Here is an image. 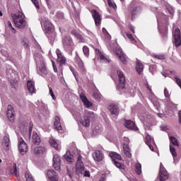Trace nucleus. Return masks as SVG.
<instances>
[{
  "mask_svg": "<svg viewBox=\"0 0 181 181\" xmlns=\"http://www.w3.org/2000/svg\"><path fill=\"white\" fill-rule=\"evenodd\" d=\"M63 47L66 52H73L74 50V42L70 36H66L62 40Z\"/></svg>",
  "mask_w": 181,
  "mask_h": 181,
  "instance_id": "obj_6",
  "label": "nucleus"
},
{
  "mask_svg": "<svg viewBox=\"0 0 181 181\" xmlns=\"http://www.w3.org/2000/svg\"><path fill=\"white\" fill-rule=\"evenodd\" d=\"M158 177L160 179V181H165L169 179V174L168 173V171L166 170V169L165 168L162 163H160V171H159Z\"/></svg>",
  "mask_w": 181,
  "mask_h": 181,
  "instance_id": "obj_9",
  "label": "nucleus"
},
{
  "mask_svg": "<svg viewBox=\"0 0 181 181\" xmlns=\"http://www.w3.org/2000/svg\"><path fill=\"white\" fill-rule=\"evenodd\" d=\"M92 156L96 162H101L103 159H104V155L100 151H96L93 153Z\"/></svg>",
  "mask_w": 181,
  "mask_h": 181,
  "instance_id": "obj_18",
  "label": "nucleus"
},
{
  "mask_svg": "<svg viewBox=\"0 0 181 181\" xmlns=\"http://www.w3.org/2000/svg\"><path fill=\"white\" fill-rule=\"evenodd\" d=\"M9 145H10V139H9V135H6L3 139V147L6 151H8L9 149Z\"/></svg>",
  "mask_w": 181,
  "mask_h": 181,
  "instance_id": "obj_28",
  "label": "nucleus"
},
{
  "mask_svg": "<svg viewBox=\"0 0 181 181\" xmlns=\"http://www.w3.org/2000/svg\"><path fill=\"white\" fill-rule=\"evenodd\" d=\"M160 18H166V16L162 13H160V14H158L157 15L158 22H159V19H160Z\"/></svg>",
  "mask_w": 181,
  "mask_h": 181,
  "instance_id": "obj_52",
  "label": "nucleus"
},
{
  "mask_svg": "<svg viewBox=\"0 0 181 181\" xmlns=\"http://www.w3.org/2000/svg\"><path fill=\"white\" fill-rule=\"evenodd\" d=\"M72 115L76 121H80V119H81V111L80 110H73Z\"/></svg>",
  "mask_w": 181,
  "mask_h": 181,
  "instance_id": "obj_33",
  "label": "nucleus"
},
{
  "mask_svg": "<svg viewBox=\"0 0 181 181\" xmlns=\"http://www.w3.org/2000/svg\"><path fill=\"white\" fill-rule=\"evenodd\" d=\"M25 178L27 181H35V180H33V177H32V175L28 172L25 173Z\"/></svg>",
  "mask_w": 181,
  "mask_h": 181,
  "instance_id": "obj_42",
  "label": "nucleus"
},
{
  "mask_svg": "<svg viewBox=\"0 0 181 181\" xmlns=\"http://www.w3.org/2000/svg\"><path fill=\"white\" fill-rule=\"evenodd\" d=\"M116 54L117 56H118L119 60H121V62H122L124 64L127 63V55L124 54V52H122V49L118 48L117 49H116Z\"/></svg>",
  "mask_w": 181,
  "mask_h": 181,
  "instance_id": "obj_17",
  "label": "nucleus"
},
{
  "mask_svg": "<svg viewBox=\"0 0 181 181\" xmlns=\"http://www.w3.org/2000/svg\"><path fill=\"white\" fill-rule=\"evenodd\" d=\"M49 144L52 148H54L57 151H59V143L56 139L51 138L49 139Z\"/></svg>",
  "mask_w": 181,
  "mask_h": 181,
  "instance_id": "obj_34",
  "label": "nucleus"
},
{
  "mask_svg": "<svg viewBox=\"0 0 181 181\" xmlns=\"http://www.w3.org/2000/svg\"><path fill=\"white\" fill-rule=\"evenodd\" d=\"M135 172L137 175L142 173V165L141 163H137L135 164Z\"/></svg>",
  "mask_w": 181,
  "mask_h": 181,
  "instance_id": "obj_37",
  "label": "nucleus"
},
{
  "mask_svg": "<svg viewBox=\"0 0 181 181\" xmlns=\"http://www.w3.org/2000/svg\"><path fill=\"white\" fill-rule=\"evenodd\" d=\"M124 142H126V143H124V144H127L128 145V144H129V139H128V138H124Z\"/></svg>",
  "mask_w": 181,
  "mask_h": 181,
  "instance_id": "obj_62",
  "label": "nucleus"
},
{
  "mask_svg": "<svg viewBox=\"0 0 181 181\" xmlns=\"http://www.w3.org/2000/svg\"><path fill=\"white\" fill-rule=\"evenodd\" d=\"M173 37H174V43L176 46V47H178V46H180L181 45V35H180V30L179 28H176L173 32Z\"/></svg>",
  "mask_w": 181,
  "mask_h": 181,
  "instance_id": "obj_11",
  "label": "nucleus"
},
{
  "mask_svg": "<svg viewBox=\"0 0 181 181\" xmlns=\"http://www.w3.org/2000/svg\"><path fill=\"white\" fill-rule=\"evenodd\" d=\"M46 176L48 177V180L59 181V175L53 169L48 170Z\"/></svg>",
  "mask_w": 181,
  "mask_h": 181,
  "instance_id": "obj_14",
  "label": "nucleus"
},
{
  "mask_svg": "<svg viewBox=\"0 0 181 181\" xmlns=\"http://www.w3.org/2000/svg\"><path fill=\"white\" fill-rule=\"evenodd\" d=\"M33 142L35 145H40L41 142L40 136L36 132H33Z\"/></svg>",
  "mask_w": 181,
  "mask_h": 181,
  "instance_id": "obj_26",
  "label": "nucleus"
},
{
  "mask_svg": "<svg viewBox=\"0 0 181 181\" xmlns=\"http://www.w3.org/2000/svg\"><path fill=\"white\" fill-rule=\"evenodd\" d=\"M46 152V148L44 146H37L34 148V153L36 155H42Z\"/></svg>",
  "mask_w": 181,
  "mask_h": 181,
  "instance_id": "obj_31",
  "label": "nucleus"
},
{
  "mask_svg": "<svg viewBox=\"0 0 181 181\" xmlns=\"http://www.w3.org/2000/svg\"><path fill=\"white\" fill-rule=\"evenodd\" d=\"M136 70L139 74H142L144 71V65L139 61L136 62Z\"/></svg>",
  "mask_w": 181,
  "mask_h": 181,
  "instance_id": "obj_35",
  "label": "nucleus"
},
{
  "mask_svg": "<svg viewBox=\"0 0 181 181\" xmlns=\"http://www.w3.org/2000/svg\"><path fill=\"white\" fill-rule=\"evenodd\" d=\"M76 63L78 64L80 71L82 73H85L86 69H84V62H83V60H81V58L78 56V54L76 53V56L75 57Z\"/></svg>",
  "mask_w": 181,
  "mask_h": 181,
  "instance_id": "obj_15",
  "label": "nucleus"
},
{
  "mask_svg": "<svg viewBox=\"0 0 181 181\" xmlns=\"http://www.w3.org/2000/svg\"><path fill=\"white\" fill-rule=\"evenodd\" d=\"M164 95H165V97L166 98H169L170 94H169V91L168 90L167 88H165V89H164Z\"/></svg>",
  "mask_w": 181,
  "mask_h": 181,
  "instance_id": "obj_53",
  "label": "nucleus"
},
{
  "mask_svg": "<svg viewBox=\"0 0 181 181\" xmlns=\"http://www.w3.org/2000/svg\"><path fill=\"white\" fill-rule=\"evenodd\" d=\"M124 153L127 158H131L132 155L131 154V148L127 144H123Z\"/></svg>",
  "mask_w": 181,
  "mask_h": 181,
  "instance_id": "obj_29",
  "label": "nucleus"
},
{
  "mask_svg": "<svg viewBox=\"0 0 181 181\" xmlns=\"http://www.w3.org/2000/svg\"><path fill=\"white\" fill-rule=\"evenodd\" d=\"M170 141L172 144L170 145V151L171 155H173V156L175 158V156H177V154L176 153V148H175V146H177V148H178L179 143H177V140L176 139V138L173 136H170Z\"/></svg>",
  "mask_w": 181,
  "mask_h": 181,
  "instance_id": "obj_8",
  "label": "nucleus"
},
{
  "mask_svg": "<svg viewBox=\"0 0 181 181\" xmlns=\"http://www.w3.org/2000/svg\"><path fill=\"white\" fill-rule=\"evenodd\" d=\"M117 74L119 77L118 91L125 93L126 94H131V89L125 88V76H124V73L121 71H117Z\"/></svg>",
  "mask_w": 181,
  "mask_h": 181,
  "instance_id": "obj_3",
  "label": "nucleus"
},
{
  "mask_svg": "<svg viewBox=\"0 0 181 181\" xmlns=\"http://www.w3.org/2000/svg\"><path fill=\"white\" fill-rule=\"evenodd\" d=\"M11 16L14 24L18 29H23L28 26V23L26 20H25V14H23L22 11H18L16 14H11Z\"/></svg>",
  "mask_w": 181,
  "mask_h": 181,
  "instance_id": "obj_2",
  "label": "nucleus"
},
{
  "mask_svg": "<svg viewBox=\"0 0 181 181\" xmlns=\"http://www.w3.org/2000/svg\"><path fill=\"white\" fill-rule=\"evenodd\" d=\"M14 112H15V110H13V107H12V105H8L7 107L6 114H7V117L10 121H13L15 118Z\"/></svg>",
  "mask_w": 181,
  "mask_h": 181,
  "instance_id": "obj_16",
  "label": "nucleus"
},
{
  "mask_svg": "<svg viewBox=\"0 0 181 181\" xmlns=\"http://www.w3.org/2000/svg\"><path fill=\"white\" fill-rule=\"evenodd\" d=\"M109 156L110 158H111L112 160V163H114V160H115V159L117 160H122V158L121 157V155L118 154L116 152H110L109 153Z\"/></svg>",
  "mask_w": 181,
  "mask_h": 181,
  "instance_id": "obj_27",
  "label": "nucleus"
},
{
  "mask_svg": "<svg viewBox=\"0 0 181 181\" xmlns=\"http://www.w3.org/2000/svg\"><path fill=\"white\" fill-rule=\"evenodd\" d=\"M7 25H8V28H11L13 33H16V30H15V28L13 27H12V23H11V21H8Z\"/></svg>",
  "mask_w": 181,
  "mask_h": 181,
  "instance_id": "obj_46",
  "label": "nucleus"
},
{
  "mask_svg": "<svg viewBox=\"0 0 181 181\" xmlns=\"http://www.w3.org/2000/svg\"><path fill=\"white\" fill-rule=\"evenodd\" d=\"M82 175H83L84 177H90V171L85 170Z\"/></svg>",
  "mask_w": 181,
  "mask_h": 181,
  "instance_id": "obj_51",
  "label": "nucleus"
},
{
  "mask_svg": "<svg viewBox=\"0 0 181 181\" xmlns=\"http://www.w3.org/2000/svg\"><path fill=\"white\" fill-rule=\"evenodd\" d=\"M71 71L73 73L74 76L76 77V71H74V69L73 67H70Z\"/></svg>",
  "mask_w": 181,
  "mask_h": 181,
  "instance_id": "obj_61",
  "label": "nucleus"
},
{
  "mask_svg": "<svg viewBox=\"0 0 181 181\" xmlns=\"http://www.w3.org/2000/svg\"><path fill=\"white\" fill-rule=\"evenodd\" d=\"M102 32H103V35H104V36H105L106 39H111V36L108 33V31H107V29L103 28L102 29Z\"/></svg>",
  "mask_w": 181,
  "mask_h": 181,
  "instance_id": "obj_41",
  "label": "nucleus"
},
{
  "mask_svg": "<svg viewBox=\"0 0 181 181\" xmlns=\"http://www.w3.org/2000/svg\"><path fill=\"white\" fill-rule=\"evenodd\" d=\"M77 163H76V173L78 175H83L84 172V163H83V157L80 154V152H77Z\"/></svg>",
  "mask_w": 181,
  "mask_h": 181,
  "instance_id": "obj_7",
  "label": "nucleus"
},
{
  "mask_svg": "<svg viewBox=\"0 0 181 181\" xmlns=\"http://www.w3.org/2000/svg\"><path fill=\"white\" fill-rule=\"evenodd\" d=\"M153 104L154 106H156V109L158 110L159 109V107H160V104H159V102H158V100H153Z\"/></svg>",
  "mask_w": 181,
  "mask_h": 181,
  "instance_id": "obj_47",
  "label": "nucleus"
},
{
  "mask_svg": "<svg viewBox=\"0 0 181 181\" xmlns=\"http://www.w3.org/2000/svg\"><path fill=\"white\" fill-rule=\"evenodd\" d=\"M33 4L35 5V6L36 7L37 9H39L40 8V6H39V2L37 1V0H31Z\"/></svg>",
  "mask_w": 181,
  "mask_h": 181,
  "instance_id": "obj_49",
  "label": "nucleus"
},
{
  "mask_svg": "<svg viewBox=\"0 0 181 181\" xmlns=\"http://www.w3.org/2000/svg\"><path fill=\"white\" fill-rule=\"evenodd\" d=\"M127 36L129 39H130V40H132V42L135 40V39H134V37L132 36V34L127 33Z\"/></svg>",
  "mask_w": 181,
  "mask_h": 181,
  "instance_id": "obj_55",
  "label": "nucleus"
},
{
  "mask_svg": "<svg viewBox=\"0 0 181 181\" xmlns=\"http://www.w3.org/2000/svg\"><path fill=\"white\" fill-rule=\"evenodd\" d=\"M166 8H167V10L168 11L169 13H170V15H173V12H175V11L173 10V8L171 7L170 5H167Z\"/></svg>",
  "mask_w": 181,
  "mask_h": 181,
  "instance_id": "obj_45",
  "label": "nucleus"
},
{
  "mask_svg": "<svg viewBox=\"0 0 181 181\" xmlns=\"http://www.w3.org/2000/svg\"><path fill=\"white\" fill-rule=\"evenodd\" d=\"M92 16L95 21V23L96 25H100V23H101V16H100L98 12H97V11L92 10Z\"/></svg>",
  "mask_w": 181,
  "mask_h": 181,
  "instance_id": "obj_20",
  "label": "nucleus"
},
{
  "mask_svg": "<svg viewBox=\"0 0 181 181\" xmlns=\"http://www.w3.org/2000/svg\"><path fill=\"white\" fill-rule=\"evenodd\" d=\"M107 1L110 8H112L113 9H115V8H117V5H115L114 2L111 1V0H107Z\"/></svg>",
  "mask_w": 181,
  "mask_h": 181,
  "instance_id": "obj_44",
  "label": "nucleus"
},
{
  "mask_svg": "<svg viewBox=\"0 0 181 181\" xmlns=\"http://www.w3.org/2000/svg\"><path fill=\"white\" fill-rule=\"evenodd\" d=\"M18 149L21 155H25L28 152V144L22 137L18 139Z\"/></svg>",
  "mask_w": 181,
  "mask_h": 181,
  "instance_id": "obj_10",
  "label": "nucleus"
},
{
  "mask_svg": "<svg viewBox=\"0 0 181 181\" xmlns=\"http://www.w3.org/2000/svg\"><path fill=\"white\" fill-rule=\"evenodd\" d=\"M56 54L57 56V62L59 66L58 67V70L59 71V78H63V66L66 64V57L63 55V54L62 53V51H60V49H57Z\"/></svg>",
  "mask_w": 181,
  "mask_h": 181,
  "instance_id": "obj_4",
  "label": "nucleus"
},
{
  "mask_svg": "<svg viewBox=\"0 0 181 181\" xmlns=\"http://www.w3.org/2000/svg\"><path fill=\"white\" fill-rule=\"evenodd\" d=\"M54 128L57 131H62V123H60V117L59 116L55 117L54 122Z\"/></svg>",
  "mask_w": 181,
  "mask_h": 181,
  "instance_id": "obj_24",
  "label": "nucleus"
},
{
  "mask_svg": "<svg viewBox=\"0 0 181 181\" xmlns=\"http://www.w3.org/2000/svg\"><path fill=\"white\" fill-rule=\"evenodd\" d=\"M124 127L128 129L133 131H138V127L135 125V123L131 120H127L124 122Z\"/></svg>",
  "mask_w": 181,
  "mask_h": 181,
  "instance_id": "obj_22",
  "label": "nucleus"
},
{
  "mask_svg": "<svg viewBox=\"0 0 181 181\" xmlns=\"http://www.w3.org/2000/svg\"><path fill=\"white\" fill-rule=\"evenodd\" d=\"M145 139L146 145H148L151 151H153V146H152L155 145V141L153 140V139H152V137H151L149 134H147Z\"/></svg>",
  "mask_w": 181,
  "mask_h": 181,
  "instance_id": "obj_21",
  "label": "nucleus"
},
{
  "mask_svg": "<svg viewBox=\"0 0 181 181\" xmlns=\"http://www.w3.org/2000/svg\"><path fill=\"white\" fill-rule=\"evenodd\" d=\"M153 57H154L155 59H158V60H165V55L164 54H153Z\"/></svg>",
  "mask_w": 181,
  "mask_h": 181,
  "instance_id": "obj_40",
  "label": "nucleus"
},
{
  "mask_svg": "<svg viewBox=\"0 0 181 181\" xmlns=\"http://www.w3.org/2000/svg\"><path fill=\"white\" fill-rule=\"evenodd\" d=\"M80 98L87 108H90V107L93 106V103H91V102L87 99V97H86L84 94L81 93L80 95Z\"/></svg>",
  "mask_w": 181,
  "mask_h": 181,
  "instance_id": "obj_23",
  "label": "nucleus"
},
{
  "mask_svg": "<svg viewBox=\"0 0 181 181\" xmlns=\"http://www.w3.org/2000/svg\"><path fill=\"white\" fill-rule=\"evenodd\" d=\"M93 134L95 135H97V134H100V129L98 127H95L94 129H93Z\"/></svg>",
  "mask_w": 181,
  "mask_h": 181,
  "instance_id": "obj_54",
  "label": "nucleus"
},
{
  "mask_svg": "<svg viewBox=\"0 0 181 181\" xmlns=\"http://www.w3.org/2000/svg\"><path fill=\"white\" fill-rule=\"evenodd\" d=\"M109 110L111 114L114 115H118V112H119V108L115 105H110Z\"/></svg>",
  "mask_w": 181,
  "mask_h": 181,
  "instance_id": "obj_32",
  "label": "nucleus"
},
{
  "mask_svg": "<svg viewBox=\"0 0 181 181\" xmlns=\"http://www.w3.org/2000/svg\"><path fill=\"white\" fill-rule=\"evenodd\" d=\"M92 119H94V112H86L83 114V116L80 119V123L83 127L88 128L90 127V122Z\"/></svg>",
  "mask_w": 181,
  "mask_h": 181,
  "instance_id": "obj_5",
  "label": "nucleus"
},
{
  "mask_svg": "<svg viewBox=\"0 0 181 181\" xmlns=\"http://www.w3.org/2000/svg\"><path fill=\"white\" fill-rule=\"evenodd\" d=\"M71 35H73L74 36H75V37H76V39H78V40H80V42H85L84 37H83V35L81 34H80L78 33V31H77V30H73L71 32Z\"/></svg>",
  "mask_w": 181,
  "mask_h": 181,
  "instance_id": "obj_30",
  "label": "nucleus"
},
{
  "mask_svg": "<svg viewBox=\"0 0 181 181\" xmlns=\"http://www.w3.org/2000/svg\"><path fill=\"white\" fill-rule=\"evenodd\" d=\"M13 174L15 175V176H18V170L16 169V164L14 165Z\"/></svg>",
  "mask_w": 181,
  "mask_h": 181,
  "instance_id": "obj_57",
  "label": "nucleus"
},
{
  "mask_svg": "<svg viewBox=\"0 0 181 181\" xmlns=\"http://www.w3.org/2000/svg\"><path fill=\"white\" fill-rule=\"evenodd\" d=\"M27 88L31 94H33V93H36V88H35V82L32 81H28L27 83Z\"/></svg>",
  "mask_w": 181,
  "mask_h": 181,
  "instance_id": "obj_25",
  "label": "nucleus"
},
{
  "mask_svg": "<svg viewBox=\"0 0 181 181\" xmlns=\"http://www.w3.org/2000/svg\"><path fill=\"white\" fill-rule=\"evenodd\" d=\"M93 97H95V98H100V95H98V93H94Z\"/></svg>",
  "mask_w": 181,
  "mask_h": 181,
  "instance_id": "obj_63",
  "label": "nucleus"
},
{
  "mask_svg": "<svg viewBox=\"0 0 181 181\" xmlns=\"http://www.w3.org/2000/svg\"><path fill=\"white\" fill-rule=\"evenodd\" d=\"M179 124L181 125V110L178 112Z\"/></svg>",
  "mask_w": 181,
  "mask_h": 181,
  "instance_id": "obj_59",
  "label": "nucleus"
},
{
  "mask_svg": "<svg viewBox=\"0 0 181 181\" xmlns=\"http://www.w3.org/2000/svg\"><path fill=\"white\" fill-rule=\"evenodd\" d=\"M46 33L49 40H54V37H56V35H54V31Z\"/></svg>",
  "mask_w": 181,
  "mask_h": 181,
  "instance_id": "obj_39",
  "label": "nucleus"
},
{
  "mask_svg": "<svg viewBox=\"0 0 181 181\" xmlns=\"http://www.w3.org/2000/svg\"><path fill=\"white\" fill-rule=\"evenodd\" d=\"M113 164L116 166V168H118L120 170H124L125 169V165L117 160H113Z\"/></svg>",
  "mask_w": 181,
  "mask_h": 181,
  "instance_id": "obj_38",
  "label": "nucleus"
},
{
  "mask_svg": "<svg viewBox=\"0 0 181 181\" xmlns=\"http://www.w3.org/2000/svg\"><path fill=\"white\" fill-rule=\"evenodd\" d=\"M34 59L37 66V72L42 77H46L47 76V69L45 64V59L39 53H35L34 55Z\"/></svg>",
  "mask_w": 181,
  "mask_h": 181,
  "instance_id": "obj_1",
  "label": "nucleus"
},
{
  "mask_svg": "<svg viewBox=\"0 0 181 181\" xmlns=\"http://www.w3.org/2000/svg\"><path fill=\"white\" fill-rule=\"evenodd\" d=\"M129 29H130L131 31L133 32V33H135V30H134V28L132 26H130Z\"/></svg>",
  "mask_w": 181,
  "mask_h": 181,
  "instance_id": "obj_64",
  "label": "nucleus"
},
{
  "mask_svg": "<svg viewBox=\"0 0 181 181\" xmlns=\"http://www.w3.org/2000/svg\"><path fill=\"white\" fill-rule=\"evenodd\" d=\"M83 52L85 56L88 57V55L90 54V50L88 49V48L87 47L84 46L83 47Z\"/></svg>",
  "mask_w": 181,
  "mask_h": 181,
  "instance_id": "obj_43",
  "label": "nucleus"
},
{
  "mask_svg": "<svg viewBox=\"0 0 181 181\" xmlns=\"http://www.w3.org/2000/svg\"><path fill=\"white\" fill-rule=\"evenodd\" d=\"M86 32H87L88 35L89 36H90V37H95L94 34H93V33H91V31L87 30Z\"/></svg>",
  "mask_w": 181,
  "mask_h": 181,
  "instance_id": "obj_58",
  "label": "nucleus"
},
{
  "mask_svg": "<svg viewBox=\"0 0 181 181\" xmlns=\"http://www.w3.org/2000/svg\"><path fill=\"white\" fill-rule=\"evenodd\" d=\"M41 106L43 107L45 111L47 110V105H46L45 103H42Z\"/></svg>",
  "mask_w": 181,
  "mask_h": 181,
  "instance_id": "obj_60",
  "label": "nucleus"
},
{
  "mask_svg": "<svg viewBox=\"0 0 181 181\" xmlns=\"http://www.w3.org/2000/svg\"><path fill=\"white\" fill-rule=\"evenodd\" d=\"M57 18L58 19H63V18H64V15L63 13H62V12H58V13H57Z\"/></svg>",
  "mask_w": 181,
  "mask_h": 181,
  "instance_id": "obj_50",
  "label": "nucleus"
},
{
  "mask_svg": "<svg viewBox=\"0 0 181 181\" xmlns=\"http://www.w3.org/2000/svg\"><path fill=\"white\" fill-rule=\"evenodd\" d=\"M95 54L98 56V59L100 60L101 63H110L108 59H107V57H105V56H104L99 49L95 50Z\"/></svg>",
  "mask_w": 181,
  "mask_h": 181,
  "instance_id": "obj_19",
  "label": "nucleus"
},
{
  "mask_svg": "<svg viewBox=\"0 0 181 181\" xmlns=\"http://www.w3.org/2000/svg\"><path fill=\"white\" fill-rule=\"evenodd\" d=\"M41 23L44 25V30L45 33H50L54 31L53 24L49 21V19L42 20Z\"/></svg>",
  "mask_w": 181,
  "mask_h": 181,
  "instance_id": "obj_12",
  "label": "nucleus"
},
{
  "mask_svg": "<svg viewBox=\"0 0 181 181\" xmlns=\"http://www.w3.org/2000/svg\"><path fill=\"white\" fill-rule=\"evenodd\" d=\"M64 158L67 162L73 163L74 161V156H73V155H71L69 151L65 153Z\"/></svg>",
  "mask_w": 181,
  "mask_h": 181,
  "instance_id": "obj_36",
  "label": "nucleus"
},
{
  "mask_svg": "<svg viewBox=\"0 0 181 181\" xmlns=\"http://www.w3.org/2000/svg\"><path fill=\"white\" fill-rule=\"evenodd\" d=\"M62 160H60V156L58 154H54L53 156V166L55 170L60 172L62 170Z\"/></svg>",
  "mask_w": 181,
  "mask_h": 181,
  "instance_id": "obj_13",
  "label": "nucleus"
},
{
  "mask_svg": "<svg viewBox=\"0 0 181 181\" xmlns=\"http://www.w3.org/2000/svg\"><path fill=\"white\" fill-rule=\"evenodd\" d=\"M49 95H51L52 100H56V96L54 95V93H53V90L52 89V88H49Z\"/></svg>",
  "mask_w": 181,
  "mask_h": 181,
  "instance_id": "obj_48",
  "label": "nucleus"
},
{
  "mask_svg": "<svg viewBox=\"0 0 181 181\" xmlns=\"http://www.w3.org/2000/svg\"><path fill=\"white\" fill-rule=\"evenodd\" d=\"M52 67H53L54 71L55 73H57V66H56V64L53 61H52Z\"/></svg>",
  "mask_w": 181,
  "mask_h": 181,
  "instance_id": "obj_56",
  "label": "nucleus"
}]
</instances>
